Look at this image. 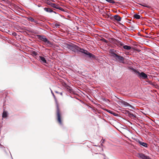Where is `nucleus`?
Wrapping results in <instances>:
<instances>
[{"label":"nucleus","mask_w":159,"mask_h":159,"mask_svg":"<svg viewBox=\"0 0 159 159\" xmlns=\"http://www.w3.org/2000/svg\"><path fill=\"white\" fill-rule=\"evenodd\" d=\"M51 93H52V94L53 96V97L55 98V95H54V93L52 92V90H51Z\"/></svg>","instance_id":"nucleus-28"},{"label":"nucleus","mask_w":159,"mask_h":159,"mask_svg":"<svg viewBox=\"0 0 159 159\" xmlns=\"http://www.w3.org/2000/svg\"><path fill=\"white\" fill-rule=\"evenodd\" d=\"M44 10L46 11L49 13H51L52 12H53V11L50 8L45 7L44 8Z\"/></svg>","instance_id":"nucleus-11"},{"label":"nucleus","mask_w":159,"mask_h":159,"mask_svg":"<svg viewBox=\"0 0 159 159\" xmlns=\"http://www.w3.org/2000/svg\"><path fill=\"white\" fill-rule=\"evenodd\" d=\"M64 46L65 48L71 50L75 52L79 53V52H81L88 56V57L89 58H93V59H95V56L93 54L88 52L87 51L83 48H81L74 44L72 43H70V44L64 43Z\"/></svg>","instance_id":"nucleus-1"},{"label":"nucleus","mask_w":159,"mask_h":159,"mask_svg":"<svg viewBox=\"0 0 159 159\" xmlns=\"http://www.w3.org/2000/svg\"><path fill=\"white\" fill-rule=\"evenodd\" d=\"M39 58H40V62L43 63H47V61L45 59V58L43 57L40 56H39Z\"/></svg>","instance_id":"nucleus-8"},{"label":"nucleus","mask_w":159,"mask_h":159,"mask_svg":"<svg viewBox=\"0 0 159 159\" xmlns=\"http://www.w3.org/2000/svg\"><path fill=\"white\" fill-rule=\"evenodd\" d=\"M37 36L39 39L45 43H47V45H48L49 46V45H52V43L51 42L48 40V39L46 38L45 36L38 35H37Z\"/></svg>","instance_id":"nucleus-4"},{"label":"nucleus","mask_w":159,"mask_h":159,"mask_svg":"<svg viewBox=\"0 0 159 159\" xmlns=\"http://www.w3.org/2000/svg\"><path fill=\"white\" fill-rule=\"evenodd\" d=\"M33 22H34L37 24H39V23L38 22V21L36 20H34V21H33Z\"/></svg>","instance_id":"nucleus-26"},{"label":"nucleus","mask_w":159,"mask_h":159,"mask_svg":"<svg viewBox=\"0 0 159 159\" xmlns=\"http://www.w3.org/2000/svg\"><path fill=\"white\" fill-rule=\"evenodd\" d=\"M138 143L140 145L145 148H147L148 147V144L146 143L142 142L139 140L138 141Z\"/></svg>","instance_id":"nucleus-9"},{"label":"nucleus","mask_w":159,"mask_h":159,"mask_svg":"<svg viewBox=\"0 0 159 159\" xmlns=\"http://www.w3.org/2000/svg\"><path fill=\"white\" fill-rule=\"evenodd\" d=\"M54 12V13H55V14H57V13L56 12L54 11H53V12Z\"/></svg>","instance_id":"nucleus-31"},{"label":"nucleus","mask_w":159,"mask_h":159,"mask_svg":"<svg viewBox=\"0 0 159 159\" xmlns=\"http://www.w3.org/2000/svg\"><path fill=\"white\" fill-rule=\"evenodd\" d=\"M114 19L117 21H120L121 20V18L118 15H116L114 16Z\"/></svg>","instance_id":"nucleus-10"},{"label":"nucleus","mask_w":159,"mask_h":159,"mask_svg":"<svg viewBox=\"0 0 159 159\" xmlns=\"http://www.w3.org/2000/svg\"><path fill=\"white\" fill-rule=\"evenodd\" d=\"M47 4L51 6V4H52V3L49 1H48L47 2Z\"/></svg>","instance_id":"nucleus-22"},{"label":"nucleus","mask_w":159,"mask_h":159,"mask_svg":"<svg viewBox=\"0 0 159 159\" xmlns=\"http://www.w3.org/2000/svg\"><path fill=\"white\" fill-rule=\"evenodd\" d=\"M118 45L120 47L123 46H124V44L120 41H119L118 42Z\"/></svg>","instance_id":"nucleus-19"},{"label":"nucleus","mask_w":159,"mask_h":159,"mask_svg":"<svg viewBox=\"0 0 159 159\" xmlns=\"http://www.w3.org/2000/svg\"><path fill=\"white\" fill-rule=\"evenodd\" d=\"M51 7H52L55 8H56V9L60 10L61 11H64V9L63 8L60 7L59 6H58L56 4H55L53 3H52V4H51Z\"/></svg>","instance_id":"nucleus-7"},{"label":"nucleus","mask_w":159,"mask_h":159,"mask_svg":"<svg viewBox=\"0 0 159 159\" xmlns=\"http://www.w3.org/2000/svg\"><path fill=\"white\" fill-rule=\"evenodd\" d=\"M111 53L112 56L116 60L120 62H123L124 60L123 57L117 55L116 53L117 52V50L114 49H111Z\"/></svg>","instance_id":"nucleus-2"},{"label":"nucleus","mask_w":159,"mask_h":159,"mask_svg":"<svg viewBox=\"0 0 159 159\" xmlns=\"http://www.w3.org/2000/svg\"><path fill=\"white\" fill-rule=\"evenodd\" d=\"M122 105H124L125 107L128 106L130 107H132L131 105L125 101H124L123 102H122Z\"/></svg>","instance_id":"nucleus-12"},{"label":"nucleus","mask_w":159,"mask_h":159,"mask_svg":"<svg viewBox=\"0 0 159 159\" xmlns=\"http://www.w3.org/2000/svg\"><path fill=\"white\" fill-rule=\"evenodd\" d=\"M134 17L136 19H139L140 18V16L138 14H135L134 15Z\"/></svg>","instance_id":"nucleus-15"},{"label":"nucleus","mask_w":159,"mask_h":159,"mask_svg":"<svg viewBox=\"0 0 159 159\" xmlns=\"http://www.w3.org/2000/svg\"><path fill=\"white\" fill-rule=\"evenodd\" d=\"M32 54L34 55L35 56H36L37 55V53L35 51L33 52H32Z\"/></svg>","instance_id":"nucleus-23"},{"label":"nucleus","mask_w":159,"mask_h":159,"mask_svg":"<svg viewBox=\"0 0 159 159\" xmlns=\"http://www.w3.org/2000/svg\"><path fill=\"white\" fill-rule=\"evenodd\" d=\"M124 101L122 100H119L118 101H117V102L120 105H122V102H123Z\"/></svg>","instance_id":"nucleus-21"},{"label":"nucleus","mask_w":159,"mask_h":159,"mask_svg":"<svg viewBox=\"0 0 159 159\" xmlns=\"http://www.w3.org/2000/svg\"><path fill=\"white\" fill-rule=\"evenodd\" d=\"M139 4L143 6V7H147L148 8H149L150 7L149 6L145 4Z\"/></svg>","instance_id":"nucleus-20"},{"label":"nucleus","mask_w":159,"mask_h":159,"mask_svg":"<svg viewBox=\"0 0 159 159\" xmlns=\"http://www.w3.org/2000/svg\"><path fill=\"white\" fill-rule=\"evenodd\" d=\"M123 48L124 49L128 50H130L131 48L130 46L124 45L123 46Z\"/></svg>","instance_id":"nucleus-13"},{"label":"nucleus","mask_w":159,"mask_h":159,"mask_svg":"<svg viewBox=\"0 0 159 159\" xmlns=\"http://www.w3.org/2000/svg\"><path fill=\"white\" fill-rule=\"evenodd\" d=\"M60 94L61 95H62V93H60Z\"/></svg>","instance_id":"nucleus-32"},{"label":"nucleus","mask_w":159,"mask_h":159,"mask_svg":"<svg viewBox=\"0 0 159 159\" xmlns=\"http://www.w3.org/2000/svg\"><path fill=\"white\" fill-rule=\"evenodd\" d=\"M27 19L28 20L30 21L31 22H33L34 19L31 17H30L27 18Z\"/></svg>","instance_id":"nucleus-17"},{"label":"nucleus","mask_w":159,"mask_h":159,"mask_svg":"<svg viewBox=\"0 0 159 159\" xmlns=\"http://www.w3.org/2000/svg\"><path fill=\"white\" fill-rule=\"evenodd\" d=\"M55 26L56 28H59L60 25L58 24H56Z\"/></svg>","instance_id":"nucleus-25"},{"label":"nucleus","mask_w":159,"mask_h":159,"mask_svg":"<svg viewBox=\"0 0 159 159\" xmlns=\"http://www.w3.org/2000/svg\"><path fill=\"white\" fill-rule=\"evenodd\" d=\"M138 157L142 159H151L149 156H146L142 153H139Z\"/></svg>","instance_id":"nucleus-6"},{"label":"nucleus","mask_w":159,"mask_h":159,"mask_svg":"<svg viewBox=\"0 0 159 159\" xmlns=\"http://www.w3.org/2000/svg\"><path fill=\"white\" fill-rule=\"evenodd\" d=\"M102 40L104 41V42H105V43H107L108 42V41L106 40V39H103Z\"/></svg>","instance_id":"nucleus-27"},{"label":"nucleus","mask_w":159,"mask_h":159,"mask_svg":"<svg viewBox=\"0 0 159 159\" xmlns=\"http://www.w3.org/2000/svg\"><path fill=\"white\" fill-rule=\"evenodd\" d=\"M57 120L58 121L59 123L61 125H62V123L61 120V114L60 112V110L59 108L58 105L57 103Z\"/></svg>","instance_id":"nucleus-5"},{"label":"nucleus","mask_w":159,"mask_h":159,"mask_svg":"<svg viewBox=\"0 0 159 159\" xmlns=\"http://www.w3.org/2000/svg\"><path fill=\"white\" fill-rule=\"evenodd\" d=\"M12 35L14 36H16V35H17V34L15 32H13L12 34Z\"/></svg>","instance_id":"nucleus-24"},{"label":"nucleus","mask_w":159,"mask_h":159,"mask_svg":"<svg viewBox=\"0 0 159 159\" xmlns=\"http://www.w3.org/2000/svg\"><path fill=\"white\" fill-rule=\"evenodd\" d=\"M131 69L133 71L135 74L137 75V76L140 78H143L144 80L148 79V76L144 72H140L133 68H131Z\"/></svg>","instance_id":"nucleus-3"},{"label":"nucleus","mask_w":159,"mask_h":159,"mask_svg":"<svg viewBox=\"0 0 159 159\" xmlns=\"http://www.w3.org/2000/svg\"><path fill=\"white\" fill-rule=\"evenodd\" d=\"M147 82H149V83H151V82L150 81H149V80L147 81Z\"/></svg>","instance_id":"nucleus-30"},{"label":"nucleus","mask_w":159,"mask_h":159,"mask_svg":"<svg viewBox=\"0 0 159 159\" xmlns=\"http://www.w3.org/2000/svg\"><path fill=\"white\" fill-rule=\"evenodd\" d=\"M107 2L111 3L114 4L115 3V2L113 0H105Z\"/></svg>","instance_id":"nucleus-18"},{"label":"nucleus","mask_w":159,"mask_h":159,"mask_svg":"<svg viewBox=\"0 0 159 159\" xmlns=\"http://www.w3.org/2000/svg\"><path fill=\"white\" fill-rule=\"evenodd\" d=\"M7 116V111H4L2 113V117L3 118L6 117Z\"/></svg>","instance_id":"nucleus-16"},{"label":"nucleus","mask_w":159,"mask_h":159,"mask_svg":"<svg viewBox=\"0 0 159 159\" xmlns=\"http://www.w3.org/2000/svg\"><path fill=\"white\" fill-rule=\"evenodd\" d=\"M128 115L130 117H133V118L136 117V116H134L133 114L131 113L129 111H128Z\"/></svg>","instance_id":"nucleus-14"},{"label":"nucleus","mask_w":159,"mask_h":159,"mask_svg":"<svg viewBox=\"0 0 159 159\" xmlns=\"http://www.w3.org/2000/svg\"><path fill=\"white\" fill-rule=\"evenodd\" d=\"M145 37H146V38H150L149 36H145Z\"/></svg>","instance_id":"nucleus-29"}]
</instances>
